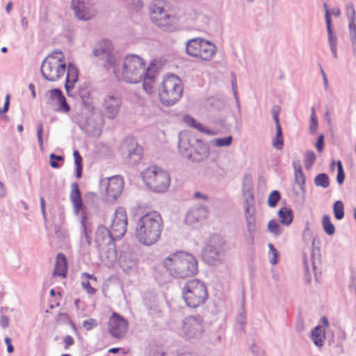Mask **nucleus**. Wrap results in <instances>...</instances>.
Segmentation results:
<instances>
[{
  "instance_id": "nucleus-1",
  "label": "nucleus",
  "mask_w": 356,
  "mask_h": 356,
  "mask_svg": "<svg viewBox=\"0 0 356 356\" xmlns=\"http://www.w3.org/2000/svg\"><path fill=\"white\" fill-rule=\"evenodd\" d=\"M149 10L152 22L161 29L172 32L180 26L188 24L196 19L197 14L193 10L187 13L182 11H171V5L165 0H154L150 4Z\"/></svg>"
},
{
  "instance_id": "nucleus-2",
  "label": "nucleus",
  "mask_w": 356,
  "mask_h": 356,
  "mask_svg": "<svg viewBox=\"0 0 356 356\" xmlns=\"http://www.w3.org/2000/svg\"><path fill=\"white\" fill-rule=\"evenodd\" d=\"M163 229V221L161 216L156 211H151L138 219L135 236L140 243L150 246L160 239Z\"/></svg>"
},
{
  "instance_id": "nucleus-3",
  "label": "nucleus",
  "mask_w": 356,
  "mask_h": 356,
  "mask_svg": "<svg viewBox=\"0 0 356 356\" xmlns=\"http://www.w3.org/2000/svg\"><path fill=\"white\" fill-rule=\"evenodd\" d=\"M118 80L128 83H137L142 79L147 70L144 60L138 55L129 54L118 62L110 70Z\"/></svg>"
},
{
  "instance_id": "nucleus-4",
  "label": "nucleus",
  "mask_w": 356,
  "mask_h": 356,
  "mask_svg": "<svg viewBox=\"0 0 356 356\" xmlns=\"http://www.w3.org/2000/svg\"><path fill=\"white\" fill-rule=\"evenodd\" d=\"M196 257L188 252L179 251L170 254L163 260L168 273L175 278H186L195 275L198 272Z\"/></svg>"
},
{
  "instance_id": "nucleus-5",
  "label": "nucleus",
  "mask_w": 356,
  "mask_h": 356,
  "mask_svg": "<svg viewBox=\"0 0 356 356\" xmlns=\"http://www.w3.org/2000/svg\"><path fill=\"white\" fill-rule=\"evenodd\" d=\"M66 61L61 51H54L47 56L41 65V74L49 81L59 80L66 72Z\"/></svg>"
},
{
  "instance_id": "nucleus-6",
  "label": "nucleus",
  "mask_w": 356,
  "mask_h": 356,
  "mask_svg": "<svg viewBox=\"0 0 356 356\" xmlns=\"http://www.w3.org/2000/svg\"><path fill=\"white\" fill-rule=\"evenodd\" d=\"M183 86L181 79L174 75L165 76L159 88L161 102L165 106H172L182 96Z\"/></svg>"
},
{
  "instance_id": "nucleus-7",
  "label": "nucleus",
  "mask_w": 356,
  "mask_h": 356,
  "mask_svg": "<svg viewBox=\"0 0 356 356\" xmlns=\"http://www.w3.org/2000/svg\"><path fill=\"white\" fill-rule=\"evenodd\" d=\"M207 286L203 282L197 279L186 282L182 289V297L186 305L191 308H197L203 305L208 299Z\"/></svg>"
},
{
  "instance_id": "nucleus-8",
  "label": "nucleus",
  "mask_w": 356,
  "mask_h": 356,
  "mask_svg": "<svg viewBox=\"0 0 356 356\" xmlns=\"http://www.w3.org/2000/svg\"><path fill=\"white\" fill-rule=\"evenodd\" d=\"M142 177L145 185L158 193L166 192L170 185L168 172L156 166H151L144 170Z\"/></svg>"
},
{
  "instance_id": "nucleus-9",
  "label": "nucleus",
  "mask_w": 356,
  "mask_h": 356,
  "mask_svg": "<svg viewBox=\"0 0 356 356\" xmlns=\"http://www.w3.org/2000/svg\"><path fill=\"white\" fill-rule=\"evenodd\" d=\"M216 46L202 38H195L186 42V54L202 60H211L216 54Z\"/></svg>"
},
{
  "instance_id": "nucleus-10",
  "label": "nucleus",
  "mask_w": 356,
  "mask_h": 356,
  "mask_svg": "<svg viewBox=\"0 0 356 356\" xmlns=\"http://www.w3.org/2000/svg\"><path fill=\"white\" fill-rule=\"evenodd\" d=\"M70 9L74 17L81 22L90 21L98 14L97 7L91 0H71Z\"/></svg>"
},
{
  "instance_id": "nucleus-11",
  "label": "nucleus",
  "mask_w": 356,
  "mask_h": 356,
  "mask_svg": "<svg viewBox=\"0 0 356 356\" xmlns=\"http://www.w3.org/2000/svg\"><path fill=\"white\" fill-rule=\"evenodd\" d=\"M243 210L245 226L248 232V242L252 244L253 243L255 233L257 231L256 223V207L254 195L243 196Z\"/></svg>"
},
{
  "instance_id": "nucleus-12",
  "label": "nucleus",
  "mask_w": 356,
  "mask_h": 356,
  "mask_svg": "<svg viewBox=\"0 0 356 356\" xmlns=\"http://www.w3.org/2000/svg\"><path fill=\"white\" fill-rule=\"evenodd\" d=\"M204 330V319L200 316L186 317L179 329V334L185 339L200 337Z\"/></svg>"
},
{
  "instance_id": "nucleus-13",
  "label": "nucleus",
  "mask_w": 356,
  "mask_h": 356,
  "mask_svg": "<svg viewBox=\"0 0 356 356\" xmlns=\"http://www.w3.org/2000/svg\"><path fill=\"white\" fill-rule=\"evenodd\" d=\"M101 190L107 202L116 200L124 188V181L120 176H114L101 181Z\"/></svg>"
},
{
  "instance_id": "nucleus-14",
  "label": "nucleus",
  "mask_w": 356,
  "mask_h": 356,
  "mask_svg": "<svg viewBox=\"0 0 356 356\" xmlns=\"http://www.w3.org/2000/svg\"><path fill=\"white\" fill-rule=\"evenodd\" d=\"M113 47L110 40H102L95 46L93 54L97 57L104 60V67L111 70L118 61L120 56L113 52Z\"/></svg>"
},
{
  "instance_id": "nucleus-15",
  "label": "nucleus",
  "mask_w": 356,
  "mask_h": 356,
  "mask_svg": "<svg viewBox=\"0 0 356 356\" xmlns=\"http://www.w3.org/2000/svg\"><path fill=\"white\" fill-rule=\"evenodd\" d=\"M225 251V239L219 235H213L204 248V254L208 259H211L214 263L221 259Z\"/></svg>"
},
{
  "instance_id": "nucleus-16",
  "label": "nucleus",
  "mask_w": 356,
  "mask_h": 356,
  "mask_svg": "<svg viewBox=\"0 0 356 356\" xmlns=\"http://www.w3.org/2000/svg\"><path fill=\"white\" fill-rule=\"evenodd\" d=\"M122 99L117 92H108L104 97L102 108L104 115L109 119H115L120 111Z\"/></svg>"
},
{
  "instance_id": "nucleus-17",
  "label": "nucleus",
  "mask_w": 356,
  "mask_h": 356,
  "mask_svg": "<svg viewBox=\"0 0 356 356\" xmlns=\"http://www.w3.org/2000/svg\"><path fill=\"white\" fill-rule=\"evenodd\" d=\"M120 150L124 156L129 159L132 164L138 163L142 156V147H140L136 140L132 137L124 139L120 146Z\"/></svg>"
},
{
  "instance_id": "nucleus-18",
  "label": "nucleus",
  "mask_w": 356,
  "mask_h": 356,
  "mask_svg": "<svg viewBox=\"0 0 356 356\" xmlns=\"http://www.w3.org/2000/svg\"><path fill=\"white\" fill-rule=\"evenodd\" d=\"M127 227V213L124 208L115 210L111 225V232L116 238H121L126 233Z\"/></svg>"
},
{
  "instance_id": "nucleus-19",
  "label": "nucleus",
  "mask_w": 356,
  "mask_h": 356,
  "mask_svg": "<svg viewBox=\"0 0 356 356\" xmlns=\"http://www.w3.org/2000/svg\"><path fill=\"white\" fill-rule=\"evenodd\" d=\"M208 216L209 209L207 206L196 205L188 211L184 222L190 226L195 227L205 220Z\"/></svg>"
},
{
  "instance_id": "nucleus-20",
  "label": "nucleus",
  "mask_w": 356,
  "mask_h": 356,
  "mask_svg": "<svg viewBox=\"0 0 356 356\" xmlns=\"http://www.w3.org/2000/svg\"><path fill=\"white\" fill-rule=\"evenodd\" d=\"M127 321L116 313H113L108 321V332L115 338L122 337L127 332Z\"/></svg>"
},
{
  "instance_id": "nucleus-21",
  "label": "nucleus",
  "mask_w": 356,
  "mask_h": 356,
  "mask_svg": "<svg viewBox=\"0 0 356 356\" xmlns=\"http://www.w3.org/2000/svg\"><path fill=\"white\" fill-rule=\"evenodd\" d=\"M116 238L106 227L99 226L95 234V243L99 249L106 248L114 244L113 240Z\"/></svg>"
},
{
  "instance_id": "nucleus-22",
  "label": "nucleus",
  "mask_w": 356,
  "mask_h": 356,
  "mask_svg": "<svg viewBox=\"0 0 356 356\" xmlns=\"http://www.w3.org/2000/svg\"><path fill=\"white\" fill-rule=\"evenodd\" d=\"M193 152H191L190 159L195 162H202L206 160L209 156V145L203 143L200 139L195 140V143L193 145Z\"/></svg>"
},
{
  "instance_id": "nucleus-23",
  "label": "nucleus",
  "mask_w": 356,
  "mask_h": 356,
  "mask_svg": "<svg viewBox=\"0 0 356 356\" xmlns=\"http://www.w3.org/2000/svg\"><path fill=\"white\" fill-rule=\"evenodd\" d=\"M325 8V17L327 26V31L328 33V43L332 51V56L334 58H337V37L334 35L332 29V22L331 18L330 16V10L328 9V6L327 3H324L323 5Z\"/></svg>"
},
{
  "instance_id": "nucleus-24",
  "label": "nucleus",
  "mask_w": 356,
  "mask_h": 356,
  "mask_svg": "<svg viewBox=\"0 0 356 356\" xmlns=\"http://www.w3.org/2000/svg\"><path fill=\"white\" fill-rule=\"evenodd\" d=\"M67 75L65 88L68 96H71V90L74 88V84L77 82L79 78V70L73 63L67 65L66 68Z\"/></svg>"
},
{
  "instance_id": "nucleus-25",
  "label": "nucleus",
  "mask_w": 356,
  "mask_h": 356,
  "mask_svg": "<svg viewBox=\"0 0 356 356\" xmlns=\"http://www.w3.org/2000/svg\"><path fill=\"white\" fill-rule=\"evenodd\" d=\"M70 199L73 205L75 214L79 215L83 209V204L77 183H73L71 185Z\"/></svg>"
},
{
  "instance_id": "nucleus-26",
  "label": "nucleus",
  "mask_w": 356,
  "mask_h": 356,
  "mask_svg": "<svg viewBox=\"0 0 356 356\" xmlns=\"http://www.w3.org/2000/svg\"><path fill=\"white\" fill-rule=\"evenodd\" d=\"M102 261L108 268L113 267L117 261V252L115 245L99 249Z\"/></svg>"
},
{
  "instance_id": "nucleus-27",
  "label": "nucleus",
  "mask_w": 356,
  "mask_h": 356,
  "mask_svg": "<svg viewBox=\"0 0 356 356\" xmlns=\"http://www.w3.org/2000/svg\"><path fill=\"white\" fill-rule=\"evenodd\" d=\"M294 181L296 185L293 188V193L303 201L305 194V177L302 171L294 173Z\"/></svg>"
},
{
  "instance_id": "nucleus-28",
  "label": "nucleus",
  "mask_w": 356,
  "mask_h": 356,
  "mask_svg": "<svg viewBox=\"0 0 356 356\" xmlns=\"http://www.w3.org/2000/svg\"><path fill=\"white\" fill-rule=\"evenodd\" d=\"M156 76V71L154 67L149 65L143 77V89L149 95H151L154 92V79Z\"/></svg>"
},
{
  "instance_id": "nucleus-29",
  "label": "nucleus",
  "mask_w": 356,
  "mask_h": 356,
  "mask_svg": "<svg viewBox=\"0 0 356 356\" xmlns=\"http://www.w3.org/2000/svg\"><path fill=\"white\" fill-rule=\"evenodd\" d=\"M311 339L316 346L321 348L325 340V329L321 325L316 326L311 332Z\"/></svg>"
},
{
  "instance_id": "nucleus-30",
  "label": "nucleus",
  "mask_w": 356,
  "mask_h": 356,
  "mask_svg": "<svg viewBox=\"0 0 356 356\" xmlns=\"http://www.w3.org/2000/svg\"><path fill=\"white\" fill-rule=\"evenodd\" d=\"M97 277L94 275L83 273L81 275V286L88 294L94 295L97 290L92 286L97 282Z\"/></svg>"
},
{
  "instance_id": "nucleus-31",
  "label": "nucleus",
  "mask_w": 356,
  "mask_h": 356,
  "mask_svg": "<svg viewBox=\"0 0 356 356\" xmlns=\"http://www.w3.org/2000/svg\"><path fill=\"white\" fill-rule=\"evenodd\" d=\"M67 269V264L65 257L64 256V254L59 253L56 257L55 268L54 270V275L65 277Z\"/></svg>"
},
{
  "instance_id": "nucleus-32",
  "label": "nucleus",
  "mask_w": 356,
  "mask_h": 356,
  "mask_svg": "<svg viewBox=\"0 0 356 356\" xmlns=\"http://www.w3.org/2000/svg\"><path fill=\"white\" fill-rule=\"evenodd\" d=\"M183 121L184 123H186L188 127H193L197 131L202 132L207 135L209 136H214L216 134V132L215 131H212L210 129H208L203 127L202 124L197 122L193 118H192L190 115H185L183 118Z\"/></svg>"
},
{
  "instance_id": "nucleus-33",
  "label": "nucleus",
  "mask_w": 356,
  "mask_h": 356,
  "mask_svg": "<svg viewBox=\"0 0 356 356\" xmlns=\"http://www.w3.org/2000/svg\"><path fill=\"white\" fill-rule=\"evenodd\" d=\"M82 220H81V227L83 230V236L81 238V245L86 248L89 247L91 244L90 241V229L89 228L88 222L86 220V216L85 213H81Z\"/></svg>"
},
{
  "instance_id": "nucleus-34",
  "label": "nucleus",
  "mask_w": 356,
  "mask_h": 356,
  "mask_svg": "<svg viewBox=\"0 0 356 356\" xmlns=\"http://www.w3.org/2000/svg\"><path fill=\"white\" fill-rule=\"evenodd\" d=\"M179 138V141L178 144V148L179 152L184 156L190 159L192 152L191 148L193 147V145L190 144L188 138L185 135L180 134Z\"/></svg>"
},
{
  "instance_id": "nucleus-35",
  "label": "nucleus",
  "mask_w": 356,
  "mask_h": 356,
  "mask_svg": "<svg viewBox=\"0 0 356 356\" xmlns=\"http://www.w3.org/2000/svg\"><path fill=\"white\" fill-rule=\"evenodd\" d=\"M120 268L126 273L134 270L136 267V261L134 259L131 258L127 255H123L120 257Z\"/></svg>"
},
{
  "instance_id": "nucleus-36",
  "label": "nucleus",
  "mask_w": 356,
  "mask_h": 356,
  "mask_svg": "<svg viewBox=\"0 0 356 356\" xmlns=\"http://www.w3.org/2000/svg\"><path fill=\"white\" fill-rule=\"evenodd\" d=\"M278 217L282 225L289 226L293 221V211L286 207L281 208L278 211Z\"/></svg>"
},
{
  "instance_id": "nucleus-37",
  "label": "nucleus",
  "mask_w": 356,
  "mask_h": 356,
  "mask_svg": "<svg viewBox=\"0 0 356 356\" xmlns=\"http://www.w3.org/2000/svg\"><path fill=\"white\" fill-rule=\"evenodd\" d=\"M322 227L324 232L329 236H332L335 233V227L330 220L328 215H324L322 218Z\"/></svg>"
},
{
  "instance_id": "nucleus-38",
  "label": "nucleus",
  "mask_w": 356,
  "mask_h": 356,
  "mask_svg": "<svg viewBox=\"0 0 356 356\" xmlns=\"http://www.w3.org/2000/svg\"><path fill=\"white\" fill-rule=\"evenodd\" d=\"M314 182L316 186L323 188H327L330 186V179L325 173L317 175L314 178Z\"/></svg>"
},
{
  "instance_id": "nucleus-39",
  "label": "nucleus",
  "mask_w": 356,
  "mask_h": 356,
  "mask_svg": "<svg viewBox=\"0 0 356 356\" xmlns=\"http://www.w3.org/2000/svg\"><path fill=\"white\" fill-rule=\"evenodd\" d=\"M233 141V138L231 136L225 138H214L211 141V144L216 147H229Z\"/></svg>"
},
{
  "instance_id": "nucleus-40",
  "label": "nucleus",
  "mask_w": 356,
  "mask_h": 356,
  "mask_svg": "<svg viewBox=\"0 0 356 356\" xmlns=\"http://www.w3.org/2000/svg\"><path fill=\"white\" fill-rule=\"evenodd\" d=\"M333 211L337 220H341L344 216V207L341 201L338 200L334 203Z\"/></svg>"
},
{
  "instance_id": "nucleus-41",
  "label": "nucleus",
  "mask_w": 356,
  "mask_h": 356,
  "mask_svg": "<svg viewBox=\"0 0 356 356\" xmlns=\"http://www.w3.org/2000/svg\"><path fill=\"white\" fill-rule=\"evenodd\" d=\"M268 231L274 236H280L282 233V228L275 220H271L268 223Z\"/></svg>"
},
{
  "instance_id": "nucleus-42",
  "label": "nucleus",
  "mask_w": 356,
  "mask_h": 356,
  "mask_svg": "<svg viewBox=\"0 0 356 356\" xmlns=\"http://www.w3.org/2000/svg\"><path fill=\"white\" fill-rule=\"evenodd\" d=\"M316 156L313 151L309 150L305 153V167L306 169L309 170L314 165Z\"/></svg>"
},
{
  "instance_id": "nucleus-43",
  "label": "nucleus",
  "mask_w": 356,
  "mask_h": 356,
  "mask_svg": "<svg viewBox=\"0 0 356 356\" xmlns=\"http://www.w3.org/2000/svg\"><path fill=\"white\" fill-rule=\"evenodd\" d=\"M268 246L269 248V261L272 265H275L278 263V251L272 243H269Z\"/></svg>"
},
{
  "instance_id": "nucleus-44",
  "label": "nucleus",
  "mask_w": 356,
  "mask_h": 356,
  "mask_svg": "<svg viewBox=\"0 0 356 356\" xmlns=\"http://www.w3.org/2000/svg\"><path fill=\"white\" fill-rule=\"evenodd\" d=\"M74 158V163L76 166V177L80 178L81 177V170H82V166H81V161L82 158L80 156L78 151L75 150L73 153Z\"/></svg>"
},
{
  "instance_id": "nucleus-45",
  "label": "nucleus",
  "mask_w": 356,
  "mask_h": 356,
  "mask_svg": "<svg viewBox=\"0 0 356 356\" xmlns=\"http://www.w3.org/2000/svg\"><path fill=\"white\" fill-rule=\"evenodd\" d=\"M280 199V194L277 191H273L268 197V204L270 207H275Z\"/></svg>"
},
{
  "instance_id": "nucleus-46",
  "label": "nucleus",
  "mask_w": 356,
  "mask_h": 356,
  "mask_svg": "<svg viewBox=\"0 0 356 356\" xmlns=\"http://www.w3.org/2000/svg\"><path fill=\"white\" fill-rule=\"evenodd\" d=\"M124 3L127 4L130 8L138 10H140L143 6L142 0H122Z\"/></svg>"
},
{
  "instance_id": "nucleus-47",
  "label": "nucleus",
  "mask_w": 356,
  "mask_h": 356,
  "mask_svg": "<svg viewBox=\"0 0 356 356\" xmlns=\"http://www.w3.org/2000/svg\"><path fill=\"white\" fill-rule=\"evenodd\" d=\"M58 103L59 104V107L58 108V111L63 113H67L70 111V108L69 105L67 103L65 97L62 96L58 100Z\"/></svg>"
},
{
  "instance_id": "nucleus-48",
  "label": "nucleus",
  "mask_w": 356,
  "mask_h": 356,
  "mask_svg": "<svg viewBox=\"0 0 356 356\" xmlns=\"http://www.w3.org/2000/svg\"><path fill=\"white\" fill-rule=\"evenodd\" d=\"M82 325L87 331H90L97 327L98 323L95 319L90 318L83 321Z\"/></svg>"
},
{
  "instance_id": "nucleus-49",
  "label": "nucleus",
  "mask_w": 356,
  "mask_h": 356,
  "mask_svg": "<svg viewBox=\"0 0 356 356\" xmlns=\"http://www.w3.org/2000/svg\"><path fill=\"white\" fill-rule=\"evenodd\" d=\"M317 128H318V120L315 115L314 109L312 108L311 118H310L309 131L311 133L314 134L316 131Z\"/></svg>"
},
{
  "instance_id": "nucleus-50",
  "label": "nucleus",
  "mask_w": 356,
  "mask_h": 356,
  "mask_svg": "<svg viewBox=\"0 0 356 356\" xmlns=\"http://www.w3.org/2000/svg\"><path fill=\"white\" fill-rule=\"evenodd\" d=\"M346 14L348 19H356L355 10L353 3H348L346 6Z\"/></svg>"
},
{
  "instance_id": "nucleus-51",
  "label": "nucleus",
  "mask_w": 356,
  "mask_h": 356,
  "mask_svg": "<svg viewBox=\"0 0 356 356\" xmlns=\"http://www.w3.org/2000/svg\"><path fill=\"white\" fill-rule=\"evenodd\" d=\"M337 182L341 184L343 182L345 179V174L343 170V166L341 164V162L340 161H337Z\"/></svg>"
},
{
  "instance_id": "nucleus-52",
  "label": "nucleus",
  "mask_w": 356,
  "mask_h": 356,
  "mask_svg": "<svg viewBox=\"0 0 356 356\" xmlns=\"http://www.w3.org/2000/svg\"><path fill=\"white\" fill-rule=\"evenodd\" d=\"M42 123H39L37 126V138L39 144L40 149L41 150H43L44 145H43V140H42Z\"/></svg>"
},
{
  "instance_id": "nucleus-53",
  "label": "nucleus",
  "mask_w": 356,
  "mask_h": 356,
  "mask_svg": "<svg viewBox=\"0 0 356 356\" xmlns=\"http://www.w3.org/2000/svg\"><path fill=\"white\" fill-rule=\"evenodd\" d=\"M348 28L350 31V38H356V24L355 19L348 20Z\"/></svg>"
},
{
  "instance_id": "nucleus-54",
  "label": "nucleus",
  "mask_w": 356,
  "mask_h": 356,
  "mask_svg": "<svg viewBox=\"0 0 356 356\" xmlns=\"http://www.w3.org/2000/svg\"><path fill=\"white\" fill-rule=\"evenodd\" d=\"M50 158V165L54 168H58L59 167V164L54 161V159H57V161H62L63 156H58L54 154H51L49 156Z\"/></svg>"
},
{
  "instance_id": "nucleus-55",
  "label": "nucleus",
  "mask_w": 356,
  "mask_h": 356,
  "mask_svg": "<svg viewBox=\"0 0 356 356\" xmlns=\"http://www.w3.org/2000/svg\"><path fill=\"white\" fill-rule=\"evenodd\" d=\"M49 93L50 95L51 99H57V101L63 96L62 92L58 88L52 89L49 90Z\"/></svg>"
},
{
  "instance_id": "nucleus-56",
  "label": "nucleus",
  "mask_w": 356,
  "mask_h": 356,
  "mask_svg": "<svg viewBox=\"0 0 356 356\" xmlns=\"http://www.w3.org/2000/svg\"><path fill=\"white\" fill-rule=\"evenodd\" d=\"M232 87L234 92V95L236 102L237 106L239 107V101L237 94V85H236V79L234 75L232 74Z\"/></svg>"
},
{
  "instance_id": "nucleus-57",
  "label": "nucleus",
  "mask_w": 356,
  "mask_h": 356,
  "mask_svg": "<svg viewBox=\"0 0 356 356\" xmlns=\"http://www.w3.org/2000/svg\"><path fill=\"white\" fill-rule=\"evenodd\" d=\"M283 138L281 137V138H278L277 136H275V138L273 139V147L276 149H282V147H283Z\"/></svg>"
},
{
  "instance_id": "nucleus-58",
  "label": "nucleus",
  "mask_w": 356,
  "mask_h": 356,
  "mask_svg": "<svg viewBox=\"0 0 356 356\" xmlns=\"http://www.w3.org/2000/svg\"><path fill=\"white\" fill-rule=\"evenodd\" d=\"M323 147H324V136H323V135L321 134L318 138V140H317V142L316 144V147L318 152H321L323 149Z\"/></svg>"
},
{
  "instance_id": "nucleus-59",
  "label": "nucleus",
  "mask_w": 356,
  "mask_h": 356,
  "mask_svg": "<svg viewBox=\"0 0 356 356\" xmlns=\"http://www.w3.org/2000/svg\"><path fill=\"white\" fill-rule=\"evenodd\" d=\"M252 186L253 185L243 184V196L254 195Z\"/></svg>"
},
{
  "instance_id": "nucleus-60",
  "label": "nucleus",
  "mask_w": 356,
  "mask_h": 356,
  "mask_svg": "<svg viewBox=\"0 0 356 356\" xmlns=\"http://www.w3.org/2000/svg\"><path fill=\"white\" fill-rule=\"evenodd\" d=\"M279 113H280V107L279 106H273V109H272V113H273V120L275 122V124H280V122H279Z\"/></svg>"
},
{
  "instance_id": "nucleus-61",
  "label": "nucleus",
  "mask_w": 356,
  "mask_h": 356,
  "mask_svg": "<svg viewBox=\"0 0 356 356\" xmlns=\"http://www.w3.org/2000/svg\"><path fill=\"white\" fill-rule=\"evenodd\" d=\"M64 343H65V348L67 349L68 348V347H70V346L73 345L74 343V339L70 336V335H67L64 337Z\"/></svg>"
},
{
  "instance_id": "nucleus-62",
  "label": "nucleus",
  "mask_w": 356,
  "mask_h": 356,
  "mask_svg": "<svg viewBox=\"0 0 356 356\" xmlns=\"http://www.w3.org/2000/svg\"><path fill=\"white\" fill-rule=\"evenodd\" d=\"M0 325L3 328H6L9 325V318L6 316H1L0 318Z\"/></svg>"
},
{
  "instance_id": "nucleus-63",
  "label": "nucleus",
  "mask_w": 356,
  "mask_h": 356,
  "mask_svg": "<svg viewBox=\"0 0 356 356\" xmlns=\"http://www.w3.org/2000/svg\"><path fill=\"white\" fill-rule=\"evenodd\" d=\"M5 343L7 345V350L9 353H11L14 350V348L11 343V339L9 337L5 338Z\"/></svg>"
},
{
  "instance_id": "nucleus-64",
  "label": "nucleus",
  "mask_w": 356,
  "mask_h": 356,
  "mask_svg": "<svg viewBox=\"0 0 356 356\" xmlns=\"http://www.w3.org/2000/svg\"><path fill=\"white\" fill-rule=\"evenodd\" d=\"M350 39L351 42L353 54L355 57H356V38Z\"/></svg>"
}]
</instances>
